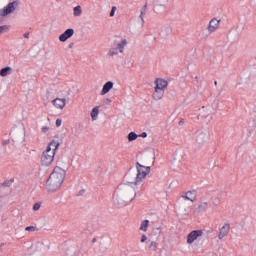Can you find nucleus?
Returning a JSON list of instances; mask_svg holds the SVG:
<instances>
[{
  "label": "nucleus",
  "instance_id": "1",
  "mask_svg": "<svg viewBox=\"0 0 256 256\" xmlns=\"http://www.w3.org/2000/svg\"><path fill=\"white\" fill-rule=\"evenodd\" d=\"M136 169L137 174L134 182H121L114 190L112 203L115 209H124V207H129V204L133 203L134 199L137 198L136 185L142 183L148 173H151V167L143 166L139 163H137Z\"/></svg>",
  "mask_w": 256,
  "mask_h": 256
},
{
  "label": "nucleus",
  "instance_id": "2",
  "mask_svg": "<svg viewBox=\"0 0 256 256\" xmlns=\"http://www.w3.org/2000/svg\"><path fill=\"white\" fill-rule=\"evenodd\" d=\"M65 175V169L56 166L47 180V190L50 193H55V191H58L61 188V185H63V181H65Z\"/></svg>",
  "mask_w": 256,
  "mask_h": 256
},
{
  "label": "nucleus",
  "instance_id": "3",
  "mask_svg": "<svg viewBox=\"0 0 256 256\" xmlns=\"http://www.w3.org/2000/svg\"><path fill=\"white\" fill-rule=\"evenodd\" d=\"M59 149V142L52 140L42 152L41 165L43 167H50L55 161V152Z\"/></svg>",
  "mask_w": 256,
  "mask_h": 256
},
{
  "label": "nucleus",
  "instance_id": "4",
  "mask_svg": "<svg viewBox=\"0 0 256 256\" xmlns=\"http://www.w3.org/2000/svg\"><path fill=\"white\" fill-rule=\"evenodd\" d=\"M154 92L152 94V99L154 101H161L165 96V89H167L169 82L163 78H157L154 81Z\"/></svg>",
  "mask_w": 256,
  "mask_h": 256
},
{
  "label": "nucleus",
  "instance_id": "5",
  "mask_svg": "<svg viewBox=\"0 0 256 256\" xmlns=\"http://www.w3.org/2000/svg\"><path fill=\"white\" fill-rule=\"evenodd\" d=\"M17 7H19V1L14 0L9 2L6 6L0 9V17H7L8 15H11V13H15Z\"/></svg>",
  "mask_w": 256,
  "mask_h": 256
},
{
  "label": "nucleus",
  "instance_id": "6",
  "mask_svg": "<svg viewBox=\"0 0 256 256\" xmlns=\"http://www.w3.org/2000/svg\"><path fill=\"white\" fill-rule=\"evenodd\" d=\"M201 237H203L202 229L192 230L186 237V243L187 245H193V243H197Z\"/></svg>",
  "mask_w": 256,
  "mask_h": 256
},
{
  "label": "nucleus",
  "instance_id": "7",
  "mask_svg": "<svg viewBox=\"0 0 256 256\" xmlns=\"http://www.w3.org/2000/svg\"><path fill=\"white\" fill-rule=\"evenodd\" d=\"M220 27H221V19L214 17L208 22L206 29L209 35H213V33H217V31H219Z\"/></svg>",
  "mask_w": 256,
  "mask_h": 256
},
{
  "label": "nucleus",
  "instance_id": "8",
  "mask_svg": "<svg viewBox=\"0 0 256 256\" xmlns=\"http://www.w3.org/2000/svg\"><path fill=\"white\" fill-rule=\"evenodd\" d=\"M181 199L195 203L197 201V190H188L181 194Z\"/></svg>",
  "mask_w": 256,
  "mask_h": 256
},
{
  "label": "nucleus",
  "instance_id": "9",
  "mask_svg": "<svg viewBox=\"0 0 256 256\" xmlns=\"http://www.w3.org/2000/svg\"><path fill=\"white\" fill-rule=\"evenodd\" d=\"M74 35L75 30L73 28H68L59 36V42L65 43V41H68V39H71Z\"/></svg>",
  "mask_w": 256,
  "mask_h": 256
},
{
  "label": "nucleus",
  "instance_id": "10",
  "mask_svg": "<svg viewBox=\"0 0 256 256\" xmlns=\"http://www.w3.org/2000/svg\"><path fill=\"white\" fill-rule=\"evenodd\" d=\"M52 105L55 109L59 111H63L65 109V105H67V99L65 98H55L52 100Z\"/></svg>",
  "mask_w": 256,
  "mask_h": 256
},
{
  "label": "nucleus",
  "instance_id": "11",
  "mask_svg": "<svg viewBox=\"0 0 256 256\" xmlns=\"http://www.w3.org/2000/svg\"><path fill=\"white\" fill-rule=\"evenodd\" d=\"M231 230V225L229 223L223 224V226L219 229L218 238L225 239L229 235V231Z\"/></svg>",
  "mask_w": 256,
  "mask_h": 256
},
{
  "label": "nucleus",
  "instance_id": "12",
  "mask_svg": "<svg viewBox=\"0 0 256 256\" xmlns=\"http://www.w3.org/2000/svg\"><path fill=\"white\" fill-rule=\"evenodd\" d=\"M168 0H155L154 11L159 13L163 9H167Z\"/></svg>",
  "mask_w": 256,
  "mask_h": 256
},
{
  "label": "nucleus",
  "instance_id": "13",
  "mask_svg": "<svg viewBox=\"0 0 256 256\" xmlns=\"http://www.w3.org/2000/svg\"><path fill=\"white\" fill-rule=\"evenodd\" d=\"M115 83H113V81H108L106 82L103 86L102 89L100 91V95H107V93H109V91H111V89H113Z\"/></svg>",
  "mask_w": 256,
  "mask_h": 256
},
{
  "label": "nucleus",
  "instance_id": "14",
  "mask_svg": "<svg viewBox=\"0 0 256 256\" xmlns=\"http://www.w3.org/2000/svg\"><path fill=\"white\" fill-rule=\"evenodd\" d=\"M207 139H209V134H207V132H199L196 135V142H198L199 145L205 143Z\"/></svg>",
  "mask_w": 256,
  "mask_h": 256
},
{
  "label": "nucleus",
  "instance_id": "15",
  "mask_svg": "<svg viewBox=\"0 0 256 256\" xmlns=\"http://www.w3.org/2000/svg\"><path fill=\"white\" fill-rule=\"evenodd\" d=\"M100 109L101 106H94L92 108V110L90 111L91 121H97V119H99Z\"/></svg>",
  "mask_w": 256,
  "mask_h": 256
},
{
  "label": "nucleus",
  "instance_id": "16",
  "mask_svg": "<svg viewBox=\"0 0 256 256\" xmlns=\"http://www.w3.org/2000/svg\"><path fill=\"white\" fill-rule=\"evenodd\" d=\"M27 135V131L25 130V127H21L19 129V134L18 136H16V140L20 141L21 143H23L25 141V137Z\"/></svg>",
  "mask_w": 256,
  "mask_h": 256
},
{
  "label": "nucleus",
  "instance_id": "17",
  "mask_svg": "<svg viewBox=\"0 0 256 256\" xmlns=\"http://www.w3.org/2000/svg\"><path fill=\"white\" fill-rule=\"evenodd\" d=\"M13 73V68L11 66H7L0 70V77H9Z\"/></svg>",
  "mask_w": 256,
  "mask_h": 256
},
{
  "label": "nucleus",
  "instance_id": "18",
  "mask_svg": "<svg viewBox=\"0 0 256 256\" xmlns=\"http://www.w3.org/2000/svg\"><path fill=\"white\" fill-rule=\"evenodd\" d=\"M125 47H127V39L122 38L118 43H117V49L119 53H123L125 51Z\"/></svg>",
  "mask_w": 256,
  "mask_h": 256
},
{
  "label": "nucleus",
  "instance_id": "19",
  "mask_svg": "<svg viewBox=\"0 0 256 256\" xmlns=\"http://www.w3.org/2000/svg\"><path fill=\"white\" fill-rule=\"evenodd\" d=\"M83 15V7L81 5H78L73 8V17H81Z\"/></svg>",
  "mask_w": 256,
  "mask_h": 256
},
{
  "label": "nucleus",
  "instance_id": "20",
  "mask_svg": "<svg viewBox=\"0 0 256 256\" xmlns=\"http://www.w3.org/2000/svg\"><path fill=\"white\" fill-rule=\"evenodd\" d=\"M193 207L191 205H185L181 207L182 215H191Z\"/></svg>",
  "mask_w": 256,
  "mask_h": 256
},
{
  "label": "nucleus",
  "instance_id": "21",
  "mask_svg": "<svg viewBox=\"0 0 256 256\" xmlns=\"http://www.w3.org/2000/svg\"><path fill=\"white\" fill-rule=\"evenodd\" d=\"M149 229V220H143L140 224L139 230L143 231V233H147Z\"/></svg>",
  "mask_w": 256,
  "mask_h": 256
},
{
  "label": "nucleus",
  "instance_id": "22",
  "mask_svg": "<svg viewBox=\"0 0 256 256\" xmlns=\"http://www.w3.org/2000/svg\"><path fill=\"white\" fill-rule=\"evenodd\" d=\"M119 55V49L117 47L110 48L107 52V57H115Z\"/></svg>",
  "mask_w": 256,
  "mask_h": 256
},
{
  "label": "nucleus",
  "instance_id": "23",
  "mask_svg": "<svg viewBox=\"0 0 256 256\" xmlns=\"http://www.w3.org/2000/svg\"><path fill=\"white\" fill-rule=\"evenodd\" d=\"M207 207H209V203L208 202H200L198 204V213H201L203 211H207Z\"/></svg>",
  "mask_w": 256,
  "mask_h": 256
},
{
  "label": "nucleus",
  "instance_id": "24",
  "mask_svg": "<svg viewBox=\"0 0 256 256\" xmlns=\"http://www.w3.org/2000/svg\"><path fill=\"white\" fill-rule=\"evenodd\" d=\"M139 138V135H137V133L135 132H130L128 135H127V139L129 141V143L133 142V141H137V139Z\"/></svg>",
  "mask_w": 256,
  "mask_h": 256
},
{
  "label": "nucleus",
  "instance_id": "25",
  "mask_svg": "<svg viewBox=\"0 0 256 256\" xmlns=\"http://www.w3.org/2000/svg\"><path fill=\"white\" fill-rule=\"evenodd\" d=\"M11 29V26L9 25H3L0 26V35H3V33H7Z\"/></svg>",
  "mask_w": 256,
  "mask_h": 256
},
{
  "label": "nucleus",
  "instance_id": "26",
  "mask_svg": "<svg viewBox=\"0 0 256 256\" xmlns=\"http://www.w3.org/2000/svg\"><path fill=\"white\" fill-rule=\"evenodd\" d=\"M41 133H43L44 135H49V133H51V127H49V126H42L41 127Z\"/></svg>",
  "mask_w": 256,
  "mask_h": 256
},
{
  "label": "nucleus",
  "instance_id": "27",
  "mask_svg": "<svg viewBox=\"0 0 256 256\" xmlns=\"http://www.w3.org/2000/svg\"><path fill=\"white\" fill-rule=\"evenodd\" d=\"M148 247L150 251H155L157 249V242L151 241Z\"/></svg>",
  "mask_w": 256,
  "mask_h": 256
},
{
  "label": "nucleus",
  "instance_id": "28",
  "mask_svg": "<svg viewBox=\"0 0 256 256\" xmlns=\"http://www.w3.org/2000/svg\"><path fill=\"white\" fill-rule=\"evenodd\" d=\"M25 231H29L30 233H34V231H37V227H35V226H27L25 228Z\"/></svg>",
  "mask_w": 256,
  "mask_h": 256
},
{
  "label": "nucleus",
  "instance_id": "29",
  "mask_svg": "<svg viewBox=\"0 0 256 256\" xmlns=\"http://www.w3.org/2000/svg\"><path fill=\"white\" fill-rule=\"evenodd\" d=\"M41 209V203H35L33 205V211H39Z\"/></svg>",
  "mask_w": 256,
  "mask_h": 256
},
{
  "label": "nucleus",
  "instance_id": "30",
  "mask_svg": "<svg viewBox=\"0 0 256 256\" xmlns=\"http://www.w3.org/2000/svg\"><path fill=\"white\" fill-rule=\"evenodd\" d=\"M140 243H147V235H145V234L141 235Z\"/></svg>",
  "mask_w": 256,
  "mask_h": 256
},
{
  "label": "nucleus",
  "instance_id": "31",
  "mask_svg": "<svg viewBox=\"0 0 256 256\" xmlns=\"http://www.w3.org/2000/svg\"><path fill=\"white\" fill-rule=\"evenodd\" d=\"M117 11V7H112V10L110 12V17H114L115 16V12Z\"/></svg>",
  "mask_w": 256,
  "mask_h": 256
},
{
  "label": "nucleus",
  "instance_id": "32",
  "mask_svg": "<svg viewBox=\"0 0 256 256\" xmlns=\"http://www.w3.org/2000/svg\"><path fill=\"white\" fill-rule=\"evenodd\" d=\"M62 123H63V120H61L60 118H58V119L56 120V127H61Z\"/></svg>",
  "mask_w": 256,
  "mask_h": 256
},
{
  "label": "nucleus",
  "instance_id": "33",
  "mask_svg": "<svg viewBox=\"0 0 256 256\" xmlns=\"http://www.w3.org/2000/svg\"><path fill=\"white\" fill-rule=\"evenodd\" d=\"M138 136L142 137V139H146V137H147V132H143V133H141V134L138 135Z\"/></svg>",
  "mask_w": 256,
  "mask_h": 256
},
{
  "label": "nucleus",
  "instance_id": "34",
  "mask_svg": "<svg viewBox=\"0 0 256 256\" xmlns=\"http://www.w3.org/2000/svg\"><path fill=\"white\" fill-rule=\"evenodd\" d=\"M0 189H7L9 191V187L7 185H5V184H2L0 186Z\"/></svg>",
  "mask_w": 256,
  "mask_h": 256
},
{
  "label": "nucleus",
  "instance_id": "35",
  "mask_svg": "<svg viewBox=\"0 0 256 256\" xmlns=\"http://www.w3.org/2000/svg\"><path fill=\"white\" fill-rule=\"evenodd\" d=\"M3 144H4V145H9V140H4V141H3Z\"/></svg>",
  "mask_w": 256,
  "mask_h": 256
},
{
  "label": "nucleus",
  "instance_id": "36",
  "mask_svg": "<svg viewBox=\"0 0 256 256\" xmlns=\"http://www.w3.org/2000/svg\"><path fill=\"white\" fill-rule=\"evenodd\" d=\"M25 39H29V33L24 34Z\"/></svg>",
  "mask_w": 256,
  "mask_h": 256
},
{
  "label": "nucleus",
  "instance_id": "37",
  "mask_svg": "<svg viewBox=\"0 0 256 256\" xmlns=\"http://www.w3.org/2000/svg\"><path fill=\"white\" fill-rule=\"evenodd\" d=\"M105 101H106V103H111V99H109V98H106Z\"/></svg>",
  "mask_w": 256,
  "mask_h": 256
}]
</instances>
